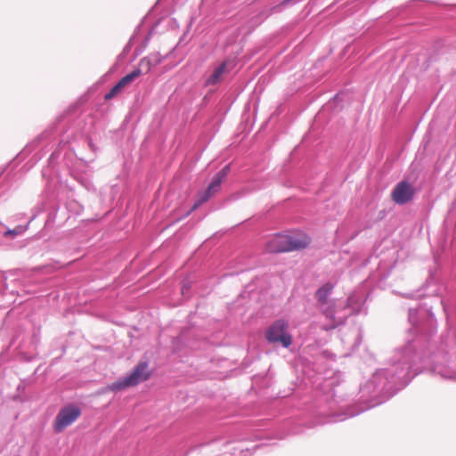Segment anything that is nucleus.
Here are the masks:
<instances>
[{"label": "nucleus", "instance_id": "1", "mask_svg": "<svg viewBox=\"0 0 456 456\" xmlns=\"http://www.w3.org/2000/svg\"><path fill=\"white\" fill-rule=\"evenodd\" d=\"M151 377L149 365L145 362H140L126 377L120 379L109 386V389L114 392L134 387Z\"/></svg>", "mask_w": 456, "mask_h": 456}, {"label": "nucleus", "instance_id": "2", "mask_svg": "<svg viewBox=\"0 0 456 456\" xmlns=\"http://www.w3.org/2000/svg\"><path fill=\"white\" fill-rule=\"evenodd\" d=\"M289 323L285 320L275 321L265 331V338L269 343H281L288 348L292 343V337L287 331Z\"/></svg>", "mask_w": 456, "mask_h": 456}, {"label": "nucleus", "instance_id": "3", "mask_svg": "<svg viewBox=\"0 0 456 456\" xmlns=\"http://www.w3.org/2000/svg\"><path fill=\"white\" fill-rule=\"evenodd\" d=\"M228 171L229 167L226 166L220 172L215 175L208 189L205 191L200 192L198 194L197 201L193 204V206L191 207V210L187 213V215L196 210L201 204L207 202L213 195H215L220 190L221 184L224 178L226 177Z\"/></svg>", "mask_w": 456, "mask_h": 456}, {"label": "nucleus", "instance_id": "4", "mask_svg": "<svg viewBox=\"0 0 456 456\" xmlns=\"http://www.w3.org/2000/svg\"><path fill=\"white\" fill-rule=\"evenodd\" d=\"M81 414L79 408L76 406H68L62 408L57 414L53 428L57 433L61 432L67 427L71 425Z\"/></svg>", "mask_w": 456, "mask_h": 456}, {"label": "nucleus", "instance_id": "5", "mask_svg": "<svg viewBox=\"0 0 456 456\" xmlns=\"http://www.w3.org/2000/svg\"><path fill=\"white\" fill-rule=\"evenodd\" d=\"M413 196V189L412 186L406 183L401 182L399 183L392 191V200L396 204H405L412 199Z\"/></svg>", "mask_w": 456, "mask_h": 456}, {"label": "nucleus", "instance_id": "6", "mask_svg": "<svg viewBox=\"0 0 456 456\" xmlns=\"http://www.w3.org/2000/svg\"><path fill=\"white\" fill-rule=\"evenodd\" d=\"M265 249L271 253L288 252V235L276 234L270 238L265 243Z\"/></svg>", "mask_w": 456, "mask_h": 456}, {"label": "nucleus", "instance_id": "7", "mask_svg": "<svg viewBox=\"0 0 456 456\" xmlns=\"http://www.w3.org/2000/svg\"><path fill=\"white\" fill-rule=\"evenodd\" d=\"M333 289V285L330 282L325 283L315 292V298L322 309V313L327 316H331L333 314V310L330 309V307L324 308V306L329 303V297Z\"/></svg>", "mask_w": 456, "mask_h": 456}, {"label": "nucleus", "instance_id": "8", "mask_svg": "<svg viewBox=\"0 0 456 456\" xmlns=\"http://www.w3.org/2000/svg\"><path fill=\"white\" fill-rule=\"evenodd\" d=\"M310 242V238L305 234L288 235V248H289V251L305 248Z\"/></svg>", "mask_w": 456, "mask_h": 456}, {"label": "nucleus", "instance_id": "9", "mask_svg": "<svg viewBox=\"0 0 456 456\" xmlns=\"http://www.w3.org/2000/svg\"><path fill=\"white\" fill-rule=\"evenodd\" d=\"M231 63L232 62L230 61H224L222 64L216 67L213 73L208 77L206 84L208 86H213L219 83L222 80L223 76L229 72V66Z\"/></svg>", "mask_w": 456, "mask_h": 456}, {"label": "nucleus", "instance_id": "10", "mask_svg": "<svg viewBox=\"0 0 456 456\" xmlns=\"http://www.w3.org/2000/svg\"><path fill=\"white\" fill-rule=\"evenodd\" d=\"M158 27H164L166 28H176L178 27V24L175 19L168 15H165L157 19L151 25V28H157Z\"/></svg>", "mask_w": 456, "mask_h": 456}, {"label": "nucleus", "instance_id": "11", "mask_svg": "<svg viewBox=\"0 0 456 456\" xmlns=\"http://www.w3.org/2000/svg\"><path fill=\"white\" fill-rule=\"evenodd\" d=\"M142 75V70L140 69H135L129 74L123 77L119 81L118 84L122 86V89L131 85L134 80L137 77H139Z\"/></svg>", "mask_w": 456, "mask_h": 456}, {"label": "nucleus", "instance_id": "12", "mask_svg": "<svg viewBox=\"0 0 456 456\" xmlns=\"http://www.w3.org/2000/svg\"><path fill=\"white\" fill-rule=\"evenodd\" d=\"M142 75V70L140 69H135L129 74L123 77L119 81L118 84L122 86V89L131 85L134 80L137 77H139Z\"/></svg>", "mask_w": 456, "mask_h": 456}, {"label": "nucleus", "instance_id": "13", "mask_svg": "<svg viewBox=\"0 0 456 456\" xmlns=\"http://www.w3.org/2000/svg\"><path fill=\"white\" fill-rule=\"evenodd\" d=\"M122 86L118 84V82L110 90L108 94H105V100H110L122 91Z\"/></svg>", "mask_w": 456, "mask_h": 456}, {"label": "nucleus", "instance_id": "14", "mask_svg": "<svg viewBox=\"0 0 456 456\" xmlns=\"http://www.w3.org/2000/svg\"><path fill=\"white\" fill-rule=\"evenodd\" d=\"M20 232H21V229H20V228H16V229H14V230H9V231L5 232H4V235H5V236H7V235H9V234H12V235H17V234H19V233H20Z\"/></svg>", "mask_w": 456, "mask_h": 456}, {"label": "nucleus", "instance_id": "15", "mask_svg": "<svg viewBox=\"0 0 456 456\" xmlns=\"http://www.w3.org/2000/svg\"><path fill=\"white\" fill-rule=\"evenodd\" d=\"M150 19H151V14L149 13V14H147V15L144 17V20H143V21H142L143 25L148 26L147 22H148V20H149Z\"/></svg>", "mask_w": 456, "mask_h": 456}, {"label": "nucleus", "instance_id": "16", "mask_svg": "<svg viewBox=\"0 0 456 456\" xmlns=\"http://www.w3.org/2000/svg\"><path fill=\"white\" fill-rule=\"evenodd\" d=\"M189 289H190V286L187 285L186 283H183V288H182V293H184L185 290H189Z\"/></svg>", "mask_w": 456, "mask_h": 456}]
</instances>
